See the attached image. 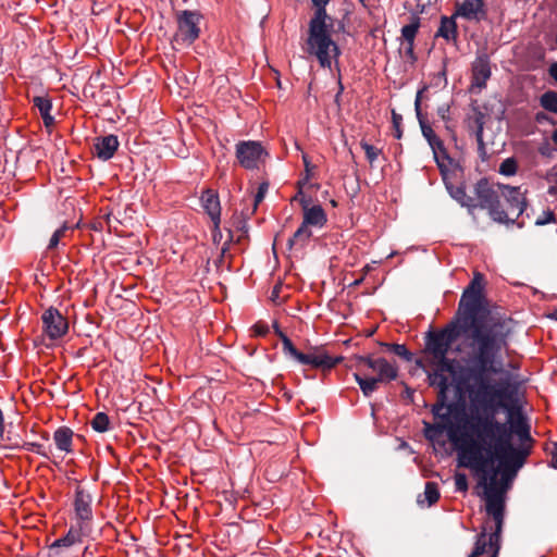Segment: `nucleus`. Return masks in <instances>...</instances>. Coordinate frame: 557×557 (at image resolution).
<instances>
[{
	"label": "nucleus",
	"instance_id": "obj_1",
	"mask_svg": "<svg viewBox=\"0 0 557 557\" xmlns=\"http://www.w3.org/2000/svg\"><path fill=\"white\" fill-rule=\"evenodd\" d=\"M463 331L469 348H480L486 355L505 341H510L516 322L510 317L487 307L484 295L463 292L455 321Z\"/></svg>",
	"mask_w": 557,
	"mask_h": 557
},
{
	"label": "nucleus",
	"instance_id": "obj_2",
	"mask_svg": "<svg viewBox=\"0 0 557 557\" xmlns=\"http://www.w3.org/2000/svg\"><path fill=\"white\" fill-rule=\"evenodd\" d=\"M467 432L471 438L479 443L481 456L488 459L487 467L495 459L498 460L502 470V479L507 480L505 456L506 450L510 451L513 459L522 458V451L515 449V445L508 442L507 424L496 420V412L472 410L471 416L466 417Z\"/></svg>",
	"mask_w": 557,
	"mask_h": 557
},
{
	"label": "nucleus",
	"instance_id": "obj_3",
	"mask_svg": "<svg viewBox=\"0 0 557 557\" xmlns=\"http://www.w3.org/2000/svg\"><path fill=\"white\" fill-rule=\"evenodd\" d=\"M466 417L468 416L462 406L450 403L444 410L437 411L434 418L438 421L429 429L435 430V433L447 432L448 438L458 449L459 466L485 472L488 459L480 455L479 443L467 432Z\"/></svg>",
	"mask_w": 557,
	"mask_h": 557
},
{
	"label": "nucleus",
	"instance_id": "obj_4",
	"mask_svg": "<svg viewBox=\"0 0 557 557\" xmlns=\"http://www.w3.org/2000/svg\"><path fill=\"white\" fill-rule=\"evenodd\" d=\"M509 346V341L500 343L497 347L493 348L486 355H481L480 348L471 349L472 364L468 369V375L462 377V381L472 379L478 384V389L474 393L473 403L476 404V410L494 411V391H497L498 385L491 384L487 374H498L503 371L502 352Z\"/></svg>",
	"mask_w": 557,
	"mask_h": 557
},
{
	"label": "nucleus",
	"instance_id": "obj_5",
	"mask_svg": "<svg viewBox=\"0 0 557 557\" xmlns=\"http://www.w3.org/2000/svg\"><path fill=\"white\" fill-rule=\"evenodd\" d=\"M326 5L323 4L320 16L318 8H314L308 25L307 52L315 57L322 67L331 69L333 59L337 60L341 55V49L332 36L345 33L346 26L343 20L327 14Z\"/></svg>",
	"mask_w": 557,
	"mask_h": 557
},
{
	"label": "nucleus",
	"instance_id": "obj_6",
	"mask_svg": "<svg viewBox=\"0 0 557 557\" xmlns=\"http://www.w3.org/2000/svg\"><path fill=\"white\" fill-rule=\"evenodd\" d=\"M507 412L509 423V426L507 425L508 442L512 443L511 437L512 434H515L519 441V445L515 446V449H520L523 454L522 458L519 460L513 459V457L510 455V451L506 450V475L507 479H511L516 475L517 471L524 466L528 457L531 455L534 440L530 433V424L521 412V409L519 407H515L512 409H508Z\"/></svg>",
	"mask_w": 557,
	"mask_h": 557
},
{
	"label": "nucleus",
	"instance_id": "obj_7",
	"mask_svg": "<svg viewBox=\"0 0 557 557\" xmlns=\"http://www.w3.org/2000/svg\"><path fill=\"white\" fill-rule=\"evenodd\" d=\"M463 335V331L456 322L448 323L441 330H430L424 335V358L414 360L417 367L424 369V361L430 363L435 359H443L448 355L451 345Z\"/></svg>",
	"mask_w": 557,
	"mask_h": 557
},
{
	"label": "nucleus",
	"instance_id": "obj_8",
	"mask_svg": "<svg viewBox=\"0 0 557 557\" xmlns=\"http://www.w3.org/2000/svg\"><path fill=\"white\" fill-rule=\"evenodd\" d=\"M474 210L480 208L486 210L490 218L502 224H513L515 220L502 208L498 191L486 177L480 178L473 187Z\"/></svg>",
	"mask_w": 557,
	"mask_h": 557
},
{
	"label": "nucleus",
	"instance_id": "obj_9",
	"mask_svg": "<svg viewBox=\"0 0 557 557\" xmlns=\"http://www.w3.org/2000/svg\"><path fill=\"white\" fill-rule=\"evenodd\" d=\"M202 15L197 11L183 10L176 13L177 29L171 40L175 50L190 47L200 35Z\"/></svg>",
	"mask_w": 557,
	"mask_h": 557
},
{
	"label": "nucleus",
	"instance_id": "obj_10",
	"mask_svg": "<svg viewBox=\"0 0 557 557\" xmlns=\"http://www.w3.org/2000/svg\"><path fill=\"white\" fill-rule=\"evenodd\" d=\"M488 469V467H486ZM484 475L480 481V485L484 486V496L486 502V512L492 516L495 523H504L505 516V497H504V488L498 486V482L496 479L497 470H493L492 475L487 480L486 473L482 472Z\"/></svg>",
	"mask_w": 557,
	"mask_h": 557
},
{
	"label": "nucleus",
	"instance_id": "obj_11",
	"mask_svg": "<svg viewBox=\"0 0 557 557\" xmlns=\"http://www.w3.org/2000/svg\"><path fill=\"white\" fill-rule=\"evenodd\" d=\"M420 95L421 91L418 92L414 101V109L417 119L419 121V125L421 128V133L423 137L426 139L428 144L430 145L434 160L438 166V170L442 175H445L447 172V168L444 164V160L451 161V158L449 157L443 140L435 134L431 125L425 121V119L422 115L421 112V101H420Z\"/></svg>",
	"mask_w": 557,
	"mask_h": 557
},
{
	"label": "nucleus",
	"instance_id": "obj_12",
	"mask_svg": "<svg viewBox=\"0 0 557 557\" xmlns=\"http://www.w3.org/2000/svg\"><path fill=\"white\" fill-rule=\"evenodd\" d=\"M267 157L268 152L260 141L242 140L236 144V158L244 169H258Z\"/></svg>",
	"mask_w": 557,
	"mask_h": 557
},
{
	"label": "nucleus",
	"instance_id": "obj_13",
	"mask_svg": "<svg viewBox=\"0 0 557 557\" xmlns=\"http://www.w3.org/2000/svg\"><path fill=\"white\" fill-rule=\"evenodd\" d=\"M357 367L371 369L376 373L374 376L381 382H389L397 377L398 370L385 358H372V356H356Z\"/></svg>",
	"mask_w": 557,
	"mask_h": 557
},
{
	"label": "nucleus",
	"instance_id": "obj_14",
	"mask_svg": "<svg viewBox=\"0 0 557 557\" xmlns=\"http://www.w3.org/2000/svg\"><path fill=\"white\" fill-rule=\"evenodd\" d=\"M41 321L44 334L52 341L63 337L69 331L66 318L54 307L44 311Z\"/></svg>",
	"mask_w": 557,
	"mask_h": 557
},
{
	"label": "nucleus",
	"instance_id": "obj_15",
	"mask_svg": "<svg viewBox=\"0 0 557 557\" xmlns=\"http://www.w3.org/2000/svg\"><path fill=\"white\" fill-rule=\"evenodd\" d=\"M343 360V357H332L322 346L310 347L307 352L300 356L299 363L320 369L323 372L330 371Z\"/></svg>",
	"mask_w": 557,
	"mask_h": 557
},
{
	"label": "nucleus",
	"instance_id": "obj_16",
	"mask_svg": "<svg viewBox=\"0 0 557 557\" xmlns=\"http://www.w3.org/2000/svg\"><path fill=\"white\" fill-rule=\"evenodd\" d=\"M471 71L472 76L470 91L479 92L486 86V82L490 79L492 74L488 55L486 53L478 54L472 63Z\"/></svg>",
	"mask_w": 557,
	"mask_h": 557
},
{
	"label": "nucleus",
	"instance_id": "obj_17",
	"mask_svg": "<svg viewBox=\"0 0 557 557\" xmlns=\"http://www.w3.org/2000/svg\"><path fill=\"white\" fill-rule=\"evenodd\" d=\"M298 196H301L299 202L304 211L302 224L308 227H323L327 222L326 213L323 208L320 205L310 207L311 199L302 196L301 189H299L294 199H297Z\"/></svg>",
	"mask_w": 557,
	"mask_h": 557
},
{
	"label": "nucleus",
	"instance_id": "obj_18",
	"mask_svg": "<svg viewBox=\"0 0 557 557\" xmlns=\"http://www.w3.org/2000/svg\"><path fill=\"white\" fill-rule=\"evenodd\" d=\"M91 503V495L81 485H77L75 488L74 497V510L77 520L76 522L83 525H89L92 519Z\"/></svg>",
	"mask_w": 557,
	"mask_h": 557
},
{
	"label": "nucleus",
	"instance_id": "obj_19",
	"mask_svg": "<svg viewBox=\"0 0 557 557\" xmlns=\"http://www.w3.org/2000/svg\"><path fill=\"white\" fill-rule=\"evenodd\" d=\"M498 189L502 191L508 208L511 212H516V218L518 219L527 209L528 202L524 196L525 190L522 191L520 186H509L505 184H498Z\"/></svg>",
	"mask_w": 557,
	"mask_h": 557
},
{
	"label": "nucleus",
	"instance_id": "obj_20",
	"mask_svg": "<svg viewBox=\"0 0 557 557\" xmlns=\"http://www.w3.org/2000/svg\"><path fill=\"white\" fill-rule=\"evenodd\" d=\"M455 15L468 21L480 22L486 18L484 0H463L456 4Z\"/></svg>",
	"mask_w": 557,
	"mask_h": 557
},
{
	"label": "nucleus",
	"instance_id": "obj_21",
	"mask_svg": "<svg viewBox=\"0 0 557 557\" xmlns=\"http://www.w3.org/2000/svg\"><path fill=\"white\" fill-rule=\"evenodd\" d=\"M90 525H83L76 522L75 525H72L67 533L57 541L50 546V552H54L59 547H70L76 543H81L84 536L89 535Z\"/></svg>",
	"mask_w": 557,
	"mask_h": 557
},
{
	"label": "nucleus",
	"instance_id": "obj_22",
	"mask_svg": "<svg viewBox=\"0 0 557 557\" xmlns=\"http://www.w3.org/2000/svg\"><path fill=\"white\" fill-rule=\"evenodd\" d=\"M200 201L203 210L218 228V225L221 223V205L218 193L212 189H206L201 194Z\"/></svg>",
	"mask_w": 557,
	"mask_h": 557
},
{
	"label": "nucleus",
	"instance_id": "obj_23",
	"mask_svg": "<svg viewBox=\"0 0 557 557\" xmlns=\"http://www.w3.org/2000/svg\"><path fill=\"white\" fill-rule=\"evenodd\" d=\"M119 146L120 143L115 135L97 137L94 144V154L102 161H108L114 156Z\"/></svg>",
	"mask_w": 557,
	"mask_h": 557
},
{
	"label": "nucleus",
	"instance_id": "obj_24",
	"mask_svg": "<svg viewBox=\"0 0 557 557\" xmlns=\"http://www.w3.org/2000/svg\"><path fill=\"white\" fill-rule=\"evenodd\" d=\"M457 15L442 16L440 27L435 34L436 37H442L445 40H456L458 36L456 18Z\"/></svg>",
	"mask_w": 557,
	"mask_h": 557
},
{
	"label": "nucleus",
	"instance_id": "obj_25",
	"mask_svg": "<svg viewBox=\"0 0 557 557\" xmlns=\"http://www.w3.org/2000/svg\"><path fill=\"white\" fill-rule=\"evenodd\" d=\"M359 372L354 374L356 382L366 397H369L377 389L379 383H382L374 376H368V373L362 369L358 368Z\"/></svg>",
	"mask_w": 557,
	"mask_h": 557
},
{
	"label": "nucleus",
	"instance_id": "obj_26",
	"mask_svg": "<svg viewBox=\"0 0 557 557\" xmlns=\"http://www.w3.org/2000/svg\"><path fill=\"white\" fill-rule=\"evenodd\" d=\"M449 195L458 202L461 207H466L470 214L474 213V198L467 195L465 186H446Z\"/></svg>",
	"mask_w": 557,
	"mask_h": 557
},
{
	"label": "nucleus",
	"instance_id": "obj_27",
	"mask_svg": "<svg viewBox=\"0 0 557 557\" xmlns=\"http://www.w3.org/2000/svg\"><path fill=\"white\" fill-rule=\"evenodd\" d=\"M73 431L70 428L61 426L55 430L53 434V441L58 449L71 453L72 451V442H73Z\"/></svg>",
	"mask_w": 557,
	"mask_h": 557
},
{
	"label": "nucleus",
	"instance_id": "obj_28",
	"mask_svg": "<svg viewBox=\"0 0 557 557\" xmlns=\"http://www.w3.org/2000/svg\"><path fill=\"white\" fill-rule=\"evenodd\" d=\"M311 236L312 232L310 231V227L301 223L294 235L288 239L287 246L289 249H293L295 246L304 248L308 244Z\"/></svg>",
	"mask_w": 557,
	"mask_h": 557
},
{
	"label": "nucleus",
	"instance_id": "obj_29",
	"mask_svg": "<svg viewBox=\"0 0 557 557\" xmlns=\"http://www.w3.org/2000/svg\"><path fill=\"white\" fill-rule=\"evenodd\" d=\"M474 124H475V139L478 143V151L481 156V158L484 160L486 157V150H485V144L483 141V132H484V114L481 111L475 112L474 116Z\"/></svg>",
	"mask_w": 557,
	"mask_h": 557
},
{
	"label": "nucleus",
	"instance_id": "obj_30",
	"mask_svg": "<svg viewBox=\"0 0 557 557\" xmlns=\"http://www.w3.org/2000/svg\"><path fill=\"white\" fill-rule=\"evenodd\" d=\"M494 407L496 408V413L499 411V409H505L508 411V409H512L513 407H510L507 404V400H511L512 393L508 389L506 386L498 385L497 391H494Z\"/></svg>",
	"mask_w": 557,
	"mask_h": 557
},
{
	"label": "nucleus",
	"instance_id": "obj_31",
	"mask_svg": "<svg viewBox=\"0 0 557 557\" xmlns=\"http://www.w3.org/2000/svg\"><path fill=\"white\" fill-rule=\"evenodd\" d=\"M420 27V17L413 15L411 22L401 28V36L404 37L407 45L413 46L416 35Z\"/></svg>",
	"mask_w": 557,
	"mask_h": 557
},
{
	"label": "nucleus",
	"instance_id": "obj_32",
	"mask_svg": "<svg viewBox=\"0 0 557 557\" xmlns=\"http://www.w3.org/2000/svg\"><path fill=\"white\" fill-rule=\"evenodd\" d=\"M504 523H495V530L490 534L487 544L492 550V555L498 556L500 549V537Z\"/></svg>",
	"mask_w": 557,
	"mask_h": 557
},
{
	"label": "nucleus",
	"instance_id": "obj_33",
	"mask_svg": "<svg viewBox=\"0 0 557 557\" xmlns=\"http://www.w3.org/2000/svg\"><path fill=\"white\" fill-rule=\"evenodd\" d=\"M92 430L99 433H104L110 430V419L104 412H97L90 421Z\"/></svg>",
	"mask_w": 557,
	"mask_h": 557
},
{
	"label": "nucleus",
	"instance_id": "obj_34",
	"mask_svg": "<svg viewBox=\"0 0 557 557\" xmlns=\"http://www.w3.org/2000/svg\"><path fill=\"white\" fill-rule=\"evenodd\" d=\"M280 339L282 342V349L283 352L297 360L299 362L300 356H302L304 352L299 351L293 344V342L289 339V337L285 333H280Z\"/></svg>",
	"mask_w": 557,
	"mask_h": 557
},
{
	"label": "nucleus",
	"instance_id": "obj_35",
	"mask_svg": "<svg viewBox=\"0 0 557 557\" xmlns=\"http://www.w3.org/2000/svg\"><path fill=\"white\" fill-rule=\"evenodd\" d=\"M381 346L385 347L388 351L410 362L413 360V354L407 349L403 344H388L381 343Z\"/></svg>",
	"mask_w": 557,
	"mask_h": 557
},
{
	"label": "nucleus",
	"instance_id": "obj_36",
	"mask_svg": "<svg viewBox=\"0 0 557 557\" xmlns=\"http://www.w3.org/2000/svg\"><path fill=\"white\" fill-rule=\"evenodd\" d=\"M540 104L546 111L557 114V91H545L540 98Z\"/></svg>",
	"mask_w": 557,
	"mask_h": 557
},
{
	"label": "nucleus",
	"instance_id": "obj_37",
	"mask_svg": "<svg viewBox=\"0 0 557 557\" xmlns=\"http://www.w3.org/2000/svg\"><path fill=\"white\" fill-rule=\"evenodd\" d=\"M484 275L480 272H475L469 285L463 292L469 294L484 295Z\"/></svg>",
	"mask_w": 557,
	"mask_h": 557
},
{
	"label": "nucleus",
	"instance_id": "obj_38",
	"mask_svg": "<svg viewBox=\"0 0 557 557\" xmlns=\"http://www.w3.org/2000/svg\"><path fill=\"white\" fill-rule=\"evenodd\" d=\"M428 381L430 386H436L437 388L449 386L447 376L436 367L433 372L428 373Z\"/></svg>",
	"mask_w": 557,
	"mask_h": 557
},
{
	"label": "nucleus",
	"instance_id": "obj_39",
	"mask_svg": "<svg viewBox=\"0 0 557 557\" xmlns=\"http://www.w3.org/2000/svg\"><path fill=\"white\" fill-rule=\"evenodd\" d=\"M455 359L447 358V355H444L443 359H435L429 364L436 367L438 370H441L443 373H455Z\"/></svg>",
	"mask_w": 557,
	"mask_h": 557
},
{
	"label": "nucleus",
	"instance_id": "obj_40",
	"mask_svg": "<svg viewBox=\"0 0 557 557\" xmlns=\"http://www.w3.org/2000/svg\"><path fill=\"white\" fill-rule=\"evenodd\" d=\"M424 495L430 506L434 505L440 498L438 485L435 482H426Z\"/></svg>",
	"mask_w": 557,
	"mask_h": 557
},
{
	"label": "nucleus",
	"instance_id": "obj_41",
	"mask_svg": "<svg viewBox=\"0 0 557 557\" xmlns=\"http://www.w3.org/2000/svg\"><path fill=\"white\" fill-rule=\"evenodd\" d=\"M487 546H488V544H487V540H486V533H485V531H483L478 535L474 548L468 557L482 556L486 552Z\"/></svg>",
	"mask_w": 557,
	"mask_h": 557
},
{
	"label": "nucleus",
	"instance_id": "obj_42",
	"mask_svg": "<svg viewBox=\"0 0 557 557\" xmlns=\"http://www.w3.org/2000/svg\"><path fill=\"white\" fill-rule=\"evenodd\" d=\"M360 146L366 153L367 160L369 161V163L371 165H373V163L375 162L377 157L382 153V149L376 148L375 146H373L367 141H361Z\"/></svg>",
	"mask_w": 557,
	"mask_h": 557
},
{
	"label": "nucleus",
	"instance_id": "obj_43",
	"mask_svg": "<svg viewBox=\"0 0 557 557\" xmlns=\"http://www.w3.org/2000/svg\"><path fill=\"white\" fill-rule=\"evenodd\" d=\"M448 388L449 386H445V388L441 386V388H438L437 400L432 407L433 416H437L438 410H444L445 407L448 406V404H446Z\"/></svg>",
	"mask_w": 557,
	"mask_h": 557
},
{
	"label": "nucleus",
	"instance_id": "obj_44",
	"mask_svg": "<svg viewBox=\"0 0 557 557\" xmlns=\"http://www.w3.org/2000/svg\"><path fill=\"white\" fill-rule=\"evenodd\" d=\"M23 449H25L26 451H32V453H36L38 455H41L42 457L49 459L50 457V453H51V448H46L42 444H38V443H25L23 445Z\"/></svg>",
	"mask_w": 557,
	"mask_h": 557
},
{
	"label": "nucleus",
	"instance_id": "obj_45",
	"mask_svg": "<svg viewBox=\"0 0 557 557\" xmlns=\"http://www.w3.org/2000/svg\"><path fill=\"white\" fill-rule=\"evenodd\" d=\"M517 162L513 158L505 159L499 166V173L506 176H510L516 174L517 172Z\"/></svg>",
	"mask_w": 557,
	"mask_h": 557
},
{
	"label": "nucleus",
	"instance_id": "obj_46",
	"mask_svg": "<svg viewBox=\"0 0 557 557\" xmlns=\"http://www.w3.org/2000/svg\"><path fill=\"white\" fill-rule=\"evenodd\" d=\"M33 103L38 109L40 115L50 112L52 109L51 100L47 97L36 96L33 99Z\"/></svg>",
	"mask_w": 557,
	"mask_h": 557
},
{
	"label": "nucleus",
	"instance_id": "obj_47",
	"mask_svg": "<svg viewBox=\"0 0 557 557\" xmlns=\"http://www.w3.org/2000/svg\"><path fill=\"white\" fill-rule=\"evenodd\" d=\"M392 122L395 129V137L400 138L403 136V129H401V123H403V116L401 114L397 113L395 110L392 111Z\"/></svg>",
	"mask_w": 557,
	"mask_h": 557
},
{
	"label": "nucleus",
	"instance_id": "obj_48",
	"mask_svg": "<svg viewBox=\"0 0 557 557\" xmlns=\"http://www.w3.org/2000/svg\"><path fill=\"white\" fill-rule=\"evenodd\" d=\"M268 189H269V183L268 182H262L259 185L258 191L255 195V199H253V211L257 209L258 205L264 199V196H265Z\"/></svg>",
	"mask_w": 557,
	"mask_h": 557
},
{
	"label": "nucleus",
	"instance_id": "obj_49",
	"mask_svg": "<svg viewBox=\"0 0 557 557\" xmlns=\"http://www.w3.org/2000/svg\"><path fill=\"white\" fill-rule=\"evenodd\" d=\"M67 231V226L63 225L62 227L58 228L51 236L49 240L48 248L53 249L59 245V242L61 237L64 235V233Z\"/></svg>",
	"mask_w": 557,
	"mask_h": 557
},
{
	"label": "nucleus",
	"instance_id": "obj_50",
	"mask_svg": "<svg viewBox=\"0 0 557 557\" xmlns=\"http://www.w3.org/2000/svg\"><path fill=\"white\" fill-rule=\"evenodd\" d=\"M455 486H456V490L459 492L468 491V478L465 473H456Z\"/></svg>",
	"mask_w": 557,
	"mask_h": 557
},
{
	"label": "nucleus",
	"instance_id": "obj_51",
	"mask_svg": "<svg viewBox=\"0 0 557 557\" xmlns=\"http://www.w3.org/2000/svg\"><path fill=\"white\" fill-rule=\"evenodd\" d=\"M546 450L552 457L549 461L550 467L557 469V443H552L547 446Z\"/></svg>",
	"mask_w": 557,
	"mask_h": 557
},
{
	"label": "nucleus",
	"instance_id": "obj_52",
	"mask_svg": "<svg viewBox=\"0 0 557 557\" xmlns=\"http://www.w3.org/2000/svg\"><path fill=\"white\" fill-rule=\"evenodd\" d=\"M550 222H555V214L553 211L548 210L543 213V216L537 218L535 224L536 225H545Z\"/></svg>",
	"mask_w": 557,
	"mask_h": 557
},
{
	"label": "nucleus",
	"instance_id": "obj_53",
	"mask_svg": "<svg viewBox=\"0 0 557 557\" xmlns=\"http://www.w3.org/2000/svg\"><path fill=\"white\" fill-rule=\"evenodd\" d=\"M437 114L443 121L449 120V106L448 104H442L437 108Z\"/></svg>",
	"mask_w": 557,
	"mask_h": 557
},
{
	"label": "nucleus",
	"instance_id": "obj_54",
	"mask_svg": "<svg viewBox=\"0 0 557 557\" xmlns=\"http://www.w3.org/2000/svg\"><path fill=\"white\" fill-rule=\"evenodd\" d=\"M253 330L258 336H265L269 333V326L263 323L255 324Z\"/></svg>",
	"mask_w": 557,
	"mask_h": 557
},
{
	"label": "nucleus",
	"instance_id": "obj_55",
	"mask_svg": "<svg viewBox=\"0 0 557 557\" xmlns=\"http://www.w3.org/2000/svg\"><path fill=\"white\" fill-rule=\"evenodd\" d=\"M430 426H433V424L424 422L425 436L430 440H433L436 435H440L441 433H435V430L429 429Z\"/></svg>",
	"mask_w": 557,
	"mask_h": 557
},
{
	"label": "nucleus",
	"instance_id": "obj_56",
	"mask_svg": "<svg viewBox=\"0 0 557 557\" xmlns=\"http://www.w3.org/2000/svg\"><path fill=\"white\" fill-rule=\"evenodd\" d=\"M331 0H311L313 8H318V15L320 16L323 4H329Z\"/></svg>",
	"mask_w": 557,
	"mask_h": 557
},
{
	"label": "nucleus",
	"instance_id": "obj_57",
	"mask_svg": "<svg viewBox=\"0 0 557 557\" xmlns=\"http://www.w3.org/2000/svg\"><path fill=\"white\" fill-rule=\"evenodd\" d=\"M212 239L214 243H219L222 239V233L220 230V225H218V228H216L215 225L213 224Z\"/></svg>",
	"mask_w": 557,
	"mask_h": 557
},
{
	"label": "nucleus",
	"instance_id": "obj_58",
	"mask_svg": "<svg viewBox=\"0 0 557 557\" xmlns=\"http://www.w3.org/2000/svg\"><path fill=\"white\" fill-rule=\"evenodd\" d=\"M302 161H304L305 170H306V173H307V175H306V180H308V178H309V175H310V172H311L312 166H311V163H310V160H309L308 156L304 154V156H302Z\"/></svg>",
	"mask_w": 557,
	"mask_h": 557
},
{
	"label": "nucleus",
	"instance_id": "obj_59",
	"mask_svg": "<svg viewBox=\"0 0 557 557\" xmlns=\"http://www.w3.org/2000/svg\"><path fill=\"white\" fill-rule=\"evenodd\" d=\"M41 117H42V120H44V124H45L46 126H50V125H52V124L54 123V119H53V116L50 114V112H47V113L41 114Z\"/></svg>",
	"mask_w": 557,
	"mask_h": 557
},
{
	"label": "nucleus",
	"instance_id": "obj_60",
	"mask_svg": "<svg viewBox=\"0 0 557 557\" xmlns=\"http://www.w3.org/2000/svg\"><path fill=\"white\" fill-rule=\"evenodd\" d=\"M226 250H227V243L224 244V246L221 249V253H220L219 258L214 261L216 267H220V264L223 262L224 255H225Z\"/></svg>",
	"mask_w": 557,
	"mask_h": 557
},
{
	"label": "nucleus",
	"instance_id": "obj_61",
	"mask_svg": "<svg viewBox=\"0 0 557 557\" xmlns=\"http://www.w3.org/2000/svg\"><path fill=\"white\" fill-rule=\"evenodd\" d=\"M549 75L555 79V82L557 83V62H554L550 66H549Z\"/></svg>",
	"mask_w": 557,
	"mask_h": 557
},
{
	"label": "nucleus",
	"instance_id": "obj_62",
	"mask_svg": "<svg viewBox=\"0 0 557 557\" xmlns=\"http://www.w3.org/2000/svg\"><path fill=\"white\" fill-rule=\"evenodd\" d=\"M338 85H339V89H338V92H337V94H336V96H335V102H336L337 104H339L341 95H342V92H343V90H344V86L342 85V83H341V82L338 83Z\"/></svg>",
	"mask_w": 557,
	"mask_h": 557
},
{
	"label": "nucleus",
	"instance_id": "obj_63",
	"mask_svg": "<svg viewBox=\"0 0 557 557\" xmlns=\"http://www.w3.org/2000/svg\"><path fill=\"white\" fill-rule=\"evenodd\" d=\"M278 293H280V286H275L272 290V294H271V299L272 300H275L277 297H278Z\"/></svg>",
	"mask_w": 557,
	"mask_h": 557
},
{
	"label": "nucleus",
	"instance_id": "obj_64",
	"mask_svg": "<svg viewBox=\"0 0 557 557\" xmlns=\"http://www.w3.org/2000/svg\"><path fill=\"white\" fill-rule=\"evenodd\" d=\"M406 54L410 55L413 60L416 59L413 54V46L408 45L406 49Z\"/></svg>",
	"mask_w": 557,
	"mask_h": 557
}]
</instances>
